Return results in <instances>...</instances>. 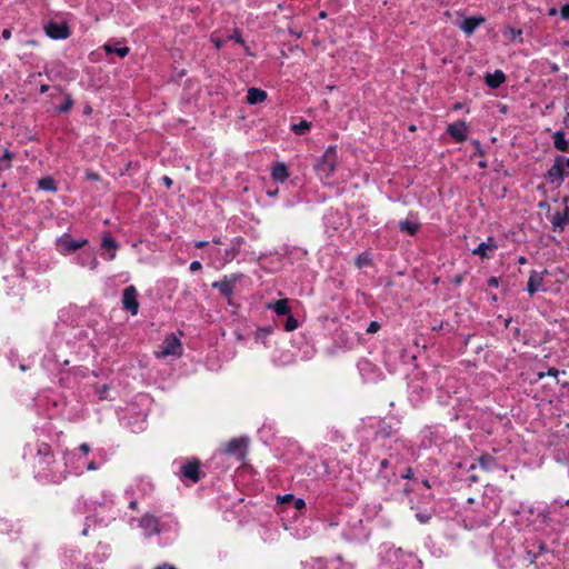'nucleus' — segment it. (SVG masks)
<instances>
[{"instance_id": "nucleus-11", "label": "nucleus", "mask_w": 569, "mask_h": 569, "mask_svg": "<svg viewBox=\"0 0 569 569\" xmlns=\"http://www.w3.org/2000/svg\"><path fill=\"white\" fill-rule=\"evenodd\" d=\"M543 274L538 271H531L527 283V291L533 296L538 291H543Z\"/></svg>"}, {"instance_id": "nucleus-19", "label": "nucleus", "mask_w": 569, "mask_h": 569, "mask_svg": "<svg viewBox=\"0 0 569 569\" xmlns=\"http://www.w3.org/2000/svg\"><path fill=\"white\" fill-rule=\"evenodd\" d=\"M101 247L103 249L110 251V253L107 257L108 260H113L116 258V251L118 249V243L114 241V239L111 236H109V234L103 236Z\"/></svg>"}, {"instance_id": "nucleus-18", "label": "nucleus", "mask_w": 569, "mask_h": 569, "mask_svg": "<svg viewBox=\"0 0 569 569\" xmlns=\"http://www.w3.org/2000/svg\"><path fill=\"white\" fill-rule=\"evenodd\" d=\"M506 80L505 73L501 70H496L493 73L486 76V83L488 87L495 89L502 84Z\"/></svg>"}, {"instance_id": "nucleus-31", "label": "nucleus", "mask_w": 569, "mask_h": 569, "mask_svg": "<svg viewBox=\"0 0 569 569\" xmlns=\"http://www.w3.org/2000/svg\"><path fill=\"white\" fill-rule=\"evenodd\" d=\"M380 329V323L377 321H371L367 328L368 333H376Z\"/></svg>"}, {"instance_id": "nucleus-43", "label": "nucleus", "mask_w": 569, "mask_h": 569, "mask_svg": "<svg viewBox=\"0 0 569 569\" xmlns=\"http://www.w3.org/2000/svg\"><path fill=\"white\" fill-rule=\"evenodd\" d=\"M2 38H3L4 40H9V39L11 38V30H10V29H4V30L2 31Z\"/></svg>"}, {"instance_id": "nucleus-34", "label": "nucleus", "mask_w": 569, "mask_h": 569, "mask_svg": "<svg viewBox=\"0 0 569 569\" xmlns=\"http://www.w3.org/2000/svg\"><path fill=\"white\" fill-rule=\"evenodd\" d=\"M356 263H357V266H358L359 268H361V267L366 266L367 263H369V259H368V257H366V256H359V257L357 258Z\"/></svg>"}, {"instance_id": "nucleus-17", "label": "nucleus", "mask_w": 569, "mask_h": 569, "mask_svg": "<svg viewBox=\"0 0 569 569\" xmlns=\"http://www.w3.org/2000/svg\"><path fill=\"white\" fill-rule=\"evenodd\" d=\"M267 99V92L258 88H250L247 93V102L249 104H257Z\"/></svg>"}, {"instance_id": "nucleus-36", "label": "nucleus", "mask_w": 569, "mask_h": 569, "mask_svg": "<svg viewBox=\"0 0 569 569\" xmlns=\"http://www.w3.org/2000/svg\"><path fill=\"white\" fill-rule=\"evenodd\" d=\"M228 40H234L236 42L238 43H243V40H242V37L240 33H238L237 31L234 32V34L232 36H229L228 37Z\"/></svg>"}, {"instance_id": "nucleus-20", "label": "nucleus", "mask_w": 569, "mask_h": 569, "mask_svg": "<svg viewBox=\"0 0 569 569\" xmlns=\"http://www.w3.org/2000/svg\"><path fill=\"white\" fill-rule=\"evenodd\" d=\"M271 177L276 181L283 182L288 179L289 172L288 168L284 163H277L271 171Z\"/></svg>"}, {"instance_id": "nucleus-27", "label": "nucleus", "mask_w": 569, "mask_h": 569, "mask_svg": "<svg viewBox=\"0 0 569 569\" xmlns=\"http://www.w3.org/2000/svg\"><path fill=\"white\" fill-rule=\"evenodd\" d=\"M72 106H73V99L71 98V96H70V94H67V96L64 97V101H63V103H62L61 106H59V107L57 108V110H58L59 112H67V111H69V110L72 108Z\"/></svg>"}, {"instance_id": "nucleus-12", "label": "nucleus", "mask_w": 569, "mask_h": 569, "mask_svg": "<svg viewBox=\"0 0 569 569\" xmlns=\"http://www.w3.org/2000/svg\"><path fill=\"white\" fill-rule=\"evenodd\" d=\"M552 229L556 232H562L567 224H569V209L556 212L551 218Z\"/></svg>"}, {"instance_id": "nucleus-6", "label": "nucleus", "mask_w": 569, "mask_h": 569, "mask_svg": "<svg viewBox=\"0 0 569 569\" xmlns=\"http://www.w3.org/2000/svg\"><path fill=\"white\" fill-rule=\"evenodd\" d=\"M498 247L497 241L492 237H488L486 241L479 243L478 247L472 250V253L482 259H488L493 256Z\"/></svg>"}, {"instance_id": "nucleus-37", "label": "nucleus", "mask_w": 569, "mask_h": 569, "mask_svg": "<svg viewBox=\"0 0 569 569\" xmlns=\"http://www.w3.org/2000/svg\"><path fill=\"white\" fill-rule=\"evenodd\" d=\"M295 507H296V509H298V510L303 509V508L306 507V502H305V500H303V499H300V498L296 499V500H295Z\"/></svg>"}, {"instance_id": "nucleus-9", "label": "nucleus", "mask_w": 569, "mask_h": 569, "mask_svg": "<svg viewBox=\"0 0 569 569\" xmlns=\"http://www.w3.org/2000/svg\"><path fill=\"white\" fill-rule=\"evenodd\" d=\"M247 441L244 439H232L226 446V452L242 460L246 456Z\"/></svg>"}, {"instance_id": "nucleus-16", "label": "nucleus", "mask_w": 569, "mask_h": 569, "mask_svg": "<svg viewBox=\"0 0 569 569\" xmlns=\"http://www.w3.org/2000/svg\"><path fill=\"white\" fill-rule=\"evenodd\" d=\"M77 262L82 267L94 270L98 267V259L92 251H87L77 257Z\"/></svg>"}, {"instance_id": "nucleus-44", "label": "nucleus", "mask_w": 569, "mask_h": 569, "mask_svg": "<svg viewBox=\"0 0 569 569\" xmlns=\"http://www.w3.org/2000/svg\"><path fill=\"white\" fill-rule=\"evenodd\" d=\"M488 283H489V286H491V287H498L499 281H498V279H497L496 277H491V278L488 280Z\"/></svg>"}, {"instance_id": "nucleus-3", "label": "nucleus", "mask_w": 569, "mask_h": 569, "mask_svg": "<svg viewBox=\"0 0 569 569\" xmlns=\"http://www.w3.org/2000/svg\"><path fill=\"white\" fill-rule=\"evenodd\" d=\"M88 243L87 239H72L70 234L63 233L56 241L57 251L62 256H69Z\"/></svg>"}, {"instance_id": "nucleus-61", "label": "nucleus", "mask_w": 569, "mask_h": 569, "mask_svg": "<svg viewBox=\"0 0 569 569\" xmlns=\"http://www.w3.org/2000/svg\"><path fill=\"white\" fill-rule=\"evenodd\" d=\"M569 121V113L567 114V117L565 118V123H568Z\"/></svg>"}, {"instance_id": "nucleus-4", "label": "nucleus", "mask_w": 569, "mask_h": 569, "mask_svg": "<svg viewBox=\"0 0 569 569\" xmlns=\"http://www.w3.org/2000/svg\"><path fill=\"white\" fill-rule=\"evenodd\" d=\"M122 306L123 309L129 311L132 316H136L139 310L138 291L136 287L129 286L123 290L122 293Z\"/></svg>"}, {"instance_id": "nucleus-42", "label": "nucleus", "mask_w": 569, "mask_h": 569, "mask_svg": "<svg viewBox=\"0 0 569 569\" xmlns=\"http://www.w3.org/2000/svg\"><path fill=\"white\" fill-rule=\"evenodd\" d=\"M99 467L98 465L94 462V461H90L87 466V470L89 471H93V470H97Z\"/></svg>"}, {"instance_id": "nucleus-55", "label": "nucleus", "mask_w": 569, "mask_h": 569, "mask_svg": "<svg viewBox=\"0 0 569 569\" xmlns=\"http://www.w3.org/2000/svg\"><path fill=\"white\" fill-rule=\"evenodd\" d=\"M388 466V461L387 460H382L381 461V467L386 468Z\"/></svg>"}, {"instance_id": "nucleus-5", "label": "nucleus", "mask_w": 569, "mask_h": 569, "mask_svg": "<svg viewBox=\"0 0 569 569\" xmlns=\"http://www.w3.org/2000/svg\"><path fill=\"white\" fill-rule=\"evenodd\" d=\"M240 278V274L226 276L222 280L213 282L212 287L217 288L223 296L230 297Z\"/></svg>"}, {"instance_id": "nucleus-25", "label": "nucleus", "mask_w": 569, "mask_h": 569, "mask_svg": "<svg viewBox=\"0 0 569 569\" xmlns=\"http://www.w3.org/2000/svg\"><path fill=\"white\" fill-rule=\"evenodd\" d=\"M399 228L401 231L407 232L408 234H415L418 231V224L410 220L400 221Z\"/></svg>"}, {"instance_id": "nucleus-48", "label": "nucleus", "mask_w": 569, "mask_h": 569, "mask_svg": "<svg viewBox=\"0 0 569 569\" xmlns=\"http://www.w3.org/2000/svg\"><path fill=\"white\" fill-rule=\"evenodd\" d=\"M154 569H176V567L169 565V563H163L161 566H158L157 568Z\"/></svg>"}, {"instance_id": "nucleus-59", "label": "nucleus", "mask_w": 569, "mask_h": 569, "mask_svg": "<svg viewBox=\"0 0 569 569\" xmlns=\"http://www.w3.org/2000/svg\"><path fill=\"white\" fill-rule=\"evenodd\" d=\"M511 31H512V34H516V33H517V34H520V33H521V31H520V30H518V31L511 30Z\"/></svg>"}, {"instance_id": "nucleus-52", "label": "nucleus", "mask_w": 569, "mask_h": 569, "mask_svg": "<svg viewBox=\"0 0 569 569\" xmlns=\"http://www.w3.org/2000/svg\"><path fill=\"white\" fill-rule=\"evenodd\" d=\"M206 244H207V242H206V241H197V242H196V247H197V248H202V247H204Z\"/></svg>"}, {"instance_id": "nucleus-30", "label": "nucleus", "mask_w": 569, "mask_h": 569, "mask_svg": "<svg viewBox=\"0 0 569 569\" xmlns=\"http://www.w3.org/2000/svg\"><path fill=\"white\" fill-rule=\"evenodd\" d=\"M416 518L421 523H427L430 520V513L427 512H418L416 513Z\"/></svg>"}, {"instance_id": "nucleus-45", "label": "nucleus", "mask_w": 569, "mask_h": 569, "mask_svg": "<svg viewBox=\"0 0 569 569\" xmlns=\"http://www.w3.org/2000/svg\"><path fill=\"white\" fill-rule=\"evenodd\" d=\"M413 476V472H412V469L411 468H408L405 472V475L402 476V478L405 479H411Z\"/></svg>"}, {"instance_id": "nucleus-38", "label": "nucleus", "mask_w": 569, "mask_h": 569, "mask_svg": "<svg viewBox=\"0 0 569 569\" xmlns=\"http://www.w3.org/2000/svg\"><path fill=\"white\" fill-rule=\"evenodd\" d=\"M11 167V163L9 161H3L2 158H0V172L8 170Z\"/></svg>"}, {"instance_id": "nucleus-47", "label": "nucleus", "mask_w": 569, "mask_h": 569, "mask_svg": "<svg viewBox=\"0 0 569 569\" xmlns=\"http://www.w3.org/2000/svg\"><path fill=\"white\" fill-rule=\"evenodd\" d=\"M538 207L541 208V209H546V210H549L550 209V206L548 204L547 201H540L538 203Z\"/></svg>"}, {"instance_id": "nucleus-41", "label": "nucleus", "mask_w": 569, "mask_h": 569, "mask_svg": "<svg viewBox=\"0 0 569 569\" xmlns=\"http://www.w3.org/2000/svg\"><path fill=\"white\" fill-rule=\"evenodd\" d=\"M79 450H80L81 452H83L84 455H87V453H89V451H90V447H89V445H87V443H82V445H80Z\"/></svg>"}, {"instance_id": "nucleus-39", "label": "nucleus", "mask_w": 569, "mask_h": 569, "mask_svg": "<svg viewBox=\"0 0 569 569\" xmlns=\"http://www.w3.org/2000/svg\"><path fill=\"white\" fill-rule=\"evenodd\" d=\"M1 158L3 159V161H9V163H11V160L13 158V153L10 152L9 150H6Z\"/></svg>"}, {"instance_id": "nucleus-50", "label": "nucleus", "mask_w": 569, "mask_h": 569, "mask_svg": "<svg viewBox=\"0 0 569 569\" xmlns=\"http://www.w3.org/2000/svg\"><path fill=\"white\" fill-rule=\"evenodd\" d=\"M48 90H49V86H48V84H42V86L40 87V92H41V93H44V92H47Z\"/></svg>"}, {"instance_id": "nucleus-29", "label": "nucleus", "mask_w": 569, "mask_h": 569, "mask_svg": "<svg viewBox=\"0 0 569 569\" xmlns=\"http://www.w3.org/2000/svg\"><path fill=\"white\" fill-rule=\"evenodd\" d=\"M297 327H298V321L292 316H289L287 321H286L284 329L287 331H292Z\"/></svg>"}, {"instance_id": "nucleus-62", "label": "nucleus", "mask_w": 569, "mask_h": 569, "mask_svg": "<svg viewBox=\"0 0 569 569\" xmlns=\"http://www.w3.org/2000/svg\"><path fill=\"white\" fill-rule=\"evenodd\" d=\"M566 164L569 168V158L567 159Z\"/></svg>"}, {"instance_id": "nucleus-10", "label": "nucleus", "mask_w": 569, "mask_h": 569, "mask_svg": "<svg viewBox=\"0 0 569 569\" xmlns=\"http://www.w3.org/2000/svg\"><path fill=\"white\" fill-rule=\"evenodd\" d=\"M467 131L468 126L465 121L450 123L447 128V132L458 142L465 141L467 139Z\"/></svg>"}, {"instance_id": "nucleus-35", "label": "nucleus", "mask_w": 569, "mask_h": 569, "mask_svg": "<svg viewBox=\"0 0 569 569\" xmlns=\"http://www.w3.org/2000/svg\"><path fill=\"white\" fill-rule=\"evenodd\" d=\"M201 268H202V266H201V263L199 261H192L190 263V271L191 272L199 271V270H201Z\"/></svg>"}, {"instance_id": "nucleus-21", "label": "nucleus", "mask_w": 569, "mask_h": 569, "mask_svg": "<svg viewBox=\"0 0 569 569\" xmlns=\"http://www.w3.org/2000/svg\"><path fill=\"white\" fill-rule=\"evenodd\" d=\"M267 308L272 309L278 316H284L290 313V308L288 306L287 299H280L273 303H269Z\"/></svg>"}, {"instance_id": "nucleus-23", "label": "nucleus", "mask_w": 569, "mask_h": 569, "mask_svg": "<svg viewBox=\"0 0 569 569\" xmlns=\"http://www.w3.org/2000/svg\"><path fill=\"white\" fill-rule=\"evenodd\" d=\"M38 187H39V189L49 191V192L57 191L56 182L51 177H44V178L40 179L38 182Z\"/></svg>"}, {"instance_id": "nucleus-46", "label": "nucleus", "mask_w": 569, "mask_h": 569, "mask_svg": "<svg viewBox=\"0 0 569 569\" xmlns=\"http://www.w3.org/2000/svg\"><path fill=\"white\" fill-rule=\"evenodd\" d=\"M162 181H163V183L166 184V187H168V188H170V187H171V184H172V180H171L169 177H167V176H164V177L162 178Z\"/></svg>"}, {"instance_id": "nucleus-49", "label": "nucleus", "mask_w": 569, "mask_h": 569, "mask_svg": "<svg viewBox=\"0 0 569 569\" xmlns=\"http://www.w3.org/2000/svg\"><path fill=\"white\" fill-rule=\"evenodd\" d=\"M293 499V497L291 495H284L282 498H281V501L282 502H287L289 500Z\"/></svg>"}, {"instance_id": "nucleus-57", "label": "nucleus", "mask_w": 569, "mask_h": 569, "mask_svg": "<svg viewBox=\"0 0 569 569\" xmlns=\"http://www.w3.org/2000/svg\"><path fill=\"white\" fill-rule=\"evenodd\" d=\"M270 329H262L261 332H263L264 335H269L270 333Z\"/></svg>"}, {"instance_id": "nucleus-1", "label": "nucleus", "mask_w": 569, "mask_h": 569, "mask_svg": "<svg viewBox=\"0 0 569 569\" xmlns=\"http://www.w3.org/2000/svg\"><path fill=\"white\" fill-rule=\"evenodd\" d=\"M337 163H338V156H337L336 147L330 146L327 148L321 160L316 166V171H317L318 177L323 181L329 180L336 170Z\"/></svg>"}, {"instance_id": "nucleus-24", "label": "nucleus", "mask_w": 569, "mask_h": 569, "mask_svg": "<svg viewBox=\"0 0 569 569\" xmlns=\"http://www.w3.org/2000/svg\"><path fill=\"white\" fill-rule=\"evenodd\" d=\"M103 49L107 53H116L118 54L120 58H124L128 53H129V48L128 47H124V46H120V47H116L113 48L112 44L110 43H106L103 46Z\"/></svg>"}, {"instance_id": "nucleus-14", "label": "nucleus", "mask_w": 569, "mask_h": 569, "mask_svg": "<svg viewBox=\"0 0 569 569\" xmlns=\"http://www.w3.org/2000/svg\"><path fill=\"white\" fill-rule=\"evenodd\" d=\"M483 17H469L466 18L459 26V28L468 36L472 34L475 30L485 22Z\"/></svg>"}, {"instance_id": "nucleus-60", "label": "nucleus", "mask_w": 569, "mask_h": 569, "mask_svg": "<svg viewBox=\"0 0 569 569\" xmlns=\"http://www.w3.org/2000/svg\"><path fill=\"white\" fill-rule=\"evenodd\" d=\"M320 18H326V12H320Z\"/></svg>"}, {"instance_id": "nucleus-40", "label": "nucleus", "mask_w": 569, "mask_h": 569, "mask_svg": "<svg viewBox=\"0 0 569 569\" xmlns=\"http://www.w3.org/2000/svg\"><path fill=\"white\" fill-rule=\"evenodd\" d=\"M212 42L214 43L217 49H220L223 46V41L214 37H212Z\"/></svg>"}, {"instance_id": "nucleus-22", "label": "nucleus", "mask_w": 569, "mask_h": 569, "mask_svg": "<svg viewBox=\"0 0 569 569\" xmlns=\"http://www.w3.org/2000/svg\"><path fill=\"white\" fill-rule=\"evenodd\" d=\"M553 146L559 151H567L568 150V141L566 139L563 131H556L553 133Z\"/></svg>"}, {"instance_id": "nucleus-15", "label": "nucleus", "mask_w": 569, "mask_h": 569, "mask_svg": "<svg viewBox=\"0 0 569 569\" xmlns=\"http://www.w3.org/2000/svg\"><path fill=\"white\" fill-rule=\"evenodd\" d=\"M181 475L191 480L192 482H198L199 477V463L198 462H188L181 467Z\"/></svg>"}, {"instance_id": "nucleus-58", "label": "nucleus", "mask_w": 569, "mask_h": 569, "mask_svg": "<svg viewBox=\"0 0 569 569\" xmlns=\"http://www.w3.org/2000/svg\"><path fill=\"white\" fill-rule=\"evenodd\" d=\"M422 483H423L425 487L430 488V483H429L428 480H425Z\"/></svg>"}, {"instance_id": "nucleus-56", "label": "nucleus", "mask_w": 569, "mask_h": 569, "mask_svg": "<svg viewBox=\"0 0 569 569\" xmlns=\"http://www.w3.org/2000/svg\"><path fill=\"white\" fill-rule=\"evenodd\" d=\"M136 506H137V501H131V502H130V508L134 509V508H136Z\"/></svg>"}, {"instance_id": "nucleus-7", "label": "nucleus", "mask_w": 569, "mask_h": 569, "mask_svg": "<svg viewBox=\"0 0 569 569\" xmlns=\"http://www.w3.org/2000/svg\"><path fill=\"white\" fill-rule=\"evenodd\" d=\"M139 527L143 530V535L146 537H150L160 532L158 518L150 513L144 515L140 519Z\"/></svg>"}, {"instance_id": "nucleus-53", "label": "nucleus", "mask_w": 569, "mask_h": 569, "mask_svg": "<svg viewBox=\"0 0 569 569\" xmlns=\"http://www.w3.org/2000/svg\"><path fill=\"white\" fill-rule=\"evenodd\" d=\"M557 9L556 8H551L548 12L549 16H556L557 14Z\"/></svg>"}, {"instance_id": "nucleus-13", "label": "nucleus", "mask_w": 569, "mask_h": 569, "mask_svg": "<svg viewBox=\"0 0 569 569\" xmlns=\"http://www.w3.org/2000/svg\"><path fill=\"white\" fill-rule=\"evenodd\" d=\"M562 157H558L555 161V163L551 166V168L547 172V179L551 183H560L562 181L563 177V168H562Z\"/></svg>"}, {"instance_id": "nucleus-28", "label": "nucleus", "mask_w": 569, "mask_h": 569, "mask_svg": "<svg viewBox=\"0 0 569 569\" xmlns=\"http://www.w3.org/2000/svg\"><path fill=\"white\" fill-rule=\"evenodd\" d=\"M493 463V460L489 456H482L479 459V465L485 469H490Z\"/></svg>"}, {"instance_id": "nucleus-32", "label": "nucleus", "mask_w": 569, "mask_h": 569, "mask_svg": "<svg viewBox=\"0 0 569 569\" xmlns=\"http://www.w3.org/2000/svg\"><path fill=\"white\" fill-rule=\"evenodd\" d=\"M560 16L565 20L569 19V3H566L561 7Z\"/></svg>"}, {"instance_id": "nucleus-54", "label": "nucleus", "mask_w": 569, "mask_h": 569, "mask_svg": "<svg viewBox=\"0 0 569 569\" xmlns=\"http://www.w3.org/2000/svg\"><path fill=\"white\" fill-rule=\"evenodd\" d=\"M277 192H278L277 190H276V191H268V194H269L270 197H274V196L277 194Z\"/></svg>"}, {"instance_id": "nucleus-2", "label": "nucleus", "mask_w": 569, "mask_h": 569, "mask_svg": "<svg viewBox=\"0 0 569 569\" xmlns=\"http://www.w3.org/2000/svg\"><path fill=\"white\" fill-rule=\"evenodd\" d=\"M156 356L158 358H167V357H176L179 358L182 356V345L181 341L174 336H167L161 345L159 346V350L156 351Z\"/></svg>"}, {"instance_id": "nucleus-51", "label": "nucleus", "mask_w": 569, "mask_h": 569, "mask_svg": "<svg viewBox=\"0 0 569 569\" xmlns=\"http://www.w3.org/2000/svg\"><path fill=\"white\" fill-rule=\"evenodd\" d=\"M547 375H548V376L557 377V375H558V370H556V369H550V370L548 371V373H547Z\"/></svg>"}, {"instance_id": "nucleus-26", "label": "nucleus", "mask_w": 569, "mask_h": 569, "mask_svg": "<svg viewBox=\"0 0 569 569\" xmlns=\"http://www.w3.org/2000/svg\"><path fill=\"white\" fill-rule=\"evenodd\" d=\"M311 128V122L307 120H301L299 123L292 124L291 130L296 134H305Z\"/></svg>"}, {"instance_id": "nucleus-8", "label": "nucleus", "mask_w": 569, "mask_h": 569, "mask_svg": "<svg viewBox=\"0 0 569 569\" xmlns=\"http://www.w3.org/2000/svg\"><path fill=\"white\" fill-rule=\"evenodd\" d=\"M46 33L54 40L67 39L70 36L69 28L66 23L49 22L46 26Z\"/></svg>"}, {"instance_id": "nucleus-33", "label": "nucleus", "mask_w": 569, "mask_h": 569, "mask_svg": "<svg viewBox=\"0 0 569 569\" xmlns=\"http://www.w3.org/2000/svg\"><path fill=\"white\" fill-rule=\"evenodd\" d=\"M239 252V249L236 247H232L230 250L226 251L227 260H232Z\"/></svg>"}]
</instances>
